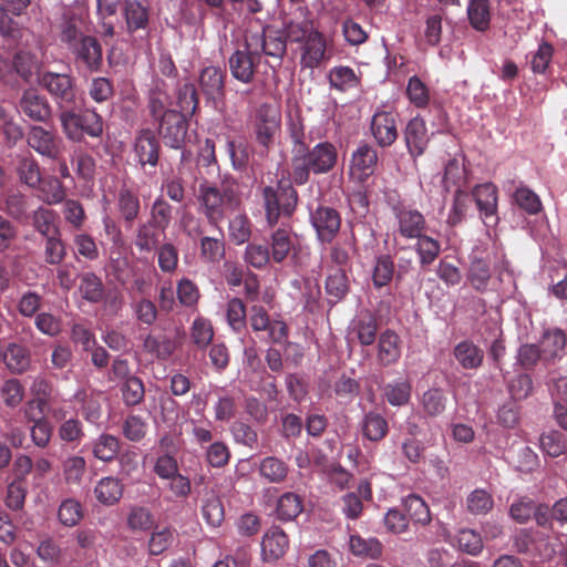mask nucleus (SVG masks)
<instances>
[{
	"label": "nucleus",
	"mask_w": 567,
	"mask_h": 567,
	"mask_svg": "<svg viewBox=\"0 0 567 567\" xmlns=\"http://www.w3.org/2000/svg\"><path fill=\"white\" fill-rule=\"evenodd\" d=\"M197 200L199 213L213 227H218L227 214L236 210L241 202L235 181H224L219 186L203 181L198 186Z\"/></svg>",
	"instance_id": "f257e3e1"
},
{
	"label": "nucleus",
	"mask_w": 567,
	"mask_h": 567,
	"mask_svg": "<svg viewBox=\"0 0 567 567\" xmlns=\"http://www.w3.org/2000/svg\"><path fill=\"white\" fill-rule=\"evenodd\" d=\"M338 151L334 144L324 141L312 147L306 148L297 157H291L290 178L295 185L301 186L310 181L311 173L324 175L330 173L337 165Z\"/></svg>",
	"instance_id": "f03ea898"
},
{
	"label": "nucleus",
	"mask_w": 567,
	"mask_h": 567,
	"mask_svg": "<svg viewBox=\"0 0 567 567\" xmlns=\"http://www.w3.org/2000/svg\"><path fill=\"white\" fill-rule=\"evenodd\" d=\"M293 182L280 179L277 186H266L262 189L266 219L269 226H275L280 217H290L298 206V193Z\"/></svg>",
	"instance_id": "7ed1b4c3"
},
{
	"label": "nucleus",
	"mask_w": 567,
	"mask_h": 567,
	"mask_svg": "<svg viewBox=\"0 0 567 567\" xmlns=\"http://www.w3.org/2000/svg\"><path fill=\"white\" fill-rule=\"evenodd\" d=\"M59 120L65 137L72 142H82L85 135L100 137L103 134V118L91 109L81 112L63 110Z\"/></svg>",
	"instance_id": "20e7f679"
},
{
	"label": "nucleus",
	"mask_w": 567,
	"mask_h": 567,
	"mask_svg": "<svg viewBox=\"0 0 567 567\" xmlns=\"http://www.w3.org/2000/svg\"><path fill=\"white\" fill-rule=\"evenodd\" d=\"M245 37L247 47L260 59L266 55L275 60L276 64L271 68L281 65L282 58L287 52V41L280 30L267 25L260 32L249 31Z\"/></svg>",
	"instance_id": "39448f33"
},
{
	"label": "nucleus",
	"mask_w": 567,
	"mask_h": 567,
	"mask_svg": "<svg viewBox=\"0 0 567 567\" xmlns=\"http://www.w3.org/2000/svg\"><path fill=\"white\" fill-rule=\"evenodd\" d=\"M80 75L99 73L104 65L103 48L96 37L87 35L66 49Z\"/></svg>",
	"instance_id": "423d86ee"
},
{
	"label": "nucleus",
	"mask_w": 567,
	"mask_h": 567,
	"mask_svg": "<svg viewBox=\"0 0 567 567\" xmlns=\"http://www.w3.org/2000/svg\"><path fill=\"white\" fill-rule=\"evenodd\" d=\"M38 82L55 100L60 107L71 105L76 99L74 78L68 73L44 71L39 74Z\"/></svg>",
	"instance_id": "0eeeda50"
},
{
	"label": "nucleus",
	"mask_w": 567,
	"mask_h": 567,
	"mask_svg": "<svg viewBox=\"0 0 567 567\" xmlns=\"http://www.w3.org/2000/svg\"><path fill=\"white\" fill-rule=\"evenodd\" d=\"M27 142L38 154L51 161H60L64 153L62 138L56 133L39 125L31 126Z\"/></svg>",
	"instance_id": "6e6552de"
},
{
	"label": "nucleus",
	"mask_w": 567,
	"mask_h": 567,
	"mask_svg": "<svg viewBox=\"0 0 567 567\" xmlns=\"http://www.w3.org/2000/svg\"><path fill=\"white\" fill-rule=\"evenodd\" d=\"M249 324L255 332H267V341L284 343L288 339L289 329L285 321L270 319L262 306L255 305L249 310Z\"/></svg>",
	"instance_id": "1a4fd4ad"
},
{
	"label": "nucleus",
	"mask_w": 567,
	"mask_h": 567,
	"mask_svg": "<svg viewBox=\"0 0 567 567\" xmlns=\"http://www.w3.org/2000/svg\"><path fill=\"white\" fill-rule=\"evenodd\" d=\"M156 123H158V135L166 146L175 150L184 146L188 131L185 114L178 111L168 112L165 117Z\"/></svg>",
	"instance_id": "9d476101"
},
{
	"label": "nucleus",
	"mask_w": 567,
	"mask_h": 567,
	"mask_svg": "<svg viewBox=\"0 0 567 567\" xmlns=\"http://www.w3.org/2000/svg\"><path fill=\"white\" fill-rule=\"evenodd\" d=\"M472 196L485 226H495L498 223V189L496 185L493 183L476 185L472 190Z\"/></svg>",
	"instance_id": "9b49d317"
},
{
	"label": "nucleus",
	"mask_w": 567,
	"mask_h": 567,
	"mask_svg": "<svg viewBox=\"0 0 567 567\" xmlns=\"http://www.w3.org/2000/svg\"><path fill=\"white\" fill-rule=\"evenodd\" d=\"M393 215L398 224L396 234L404 239H416L426 229L424 215L415 208L404 205L393 207Z\"/></svg>",
	"instance_id": "f8f14e48"
},
{
	"label": "nucleus",
	"mask_w": 567,
	"mask_h": 567,
	"mask_svg": "<svg viewBox=\"0 0 567 567\" xmlns=\"http://www.w3.org/2000/svg\"><path fill=\"white\" fill-rule=\"evenodd\" d=\"M310 221L321 243H331L341 227L340 213L329 206L320 205L310 214Z\"/></svg>",
	"instance_id": "ddd939ff"
},
{
	"label": "nucleus",
	"mask_w": 567,
	"mask_h": 567,
	"mask_svg": "<svg viewBox=\"0 0 567 567\" xmlns=\"http://www.w3.org/2000/svg\"><path fill=\"white\" fill-rule=\"evenodd\" d=\"M260 58L249 49L244 41V49H237L228 59L230 74L237 81L249 84L255 79V73Z\"/></svg>",
	"instance_id": "4468645a"
},
{
	"label": "nucleus",
	"mask_w": 567,
	"mask_h": 567,
	"mask_svg": "<svg viewBox=\"0 0 567 567\" xmlns=\"http://www.w3.org/2000/svg\"><path fill=\"white\" fill-rule=\"evenodd\" d=\"M307 8L299 7L295 14H287L284 18L282 30L280 31L286 38V41L301 44L311 37L312 32L318 31L313 28L312 20L307 18Z\"/></svg>",
	"instance_id": "2eb2a0df"
},
{
	"label": "nucleus",
	"mask_w": 567,
	"mask_h": 567,
	"mask_svg": "<svg viewBox=\"0 0 567 567\" xmlns=\"http://www.w3.org/2000/svg\"><path fill=\"white\" fill-rule=\"evenodd\" d=\"M329 60L327 39L321 31L312 32L311 37L300 44V65L302 69L313 70Z\"/></svg>",
	"instance_id": "dca6fc26"
},
{
	"label": "nucleus",
	"mask_w": 567,
	"mask_h": 567,
	"mask_svg": "<svg viewBox=\"0 0 567 567\" xmlns=\"http://www.w3.org/2000/svg\"><path fill=\"white\" fill-rule=\"evenodd\" d=\"M255 128L257 142L268 147L280 128L279 111L270 104H261L257 110Z\"/></svg>",
	"instance_id": "f3484780"
},
{
	"label": "nucleus",
	"mask_w": 567,
	"mask_h": 567,
	"mask_svg": "<svg viewBox=\"0 0 567 567\" xmlns=\"http://www.w3.org/2000/svg\"><path fill=\"white\" fill-rule=\"evenodd\" d=\"M370 131L380 147H390L399 137L396 115L389 111L374 113L371 118Z\"/></svg>",
	"instance_id": "a211bd4d"
},
{
	"label": "nucleus",
	"mask_w": 567,
	"mask_h": 567,
	"mask_svg": "<svg viewBox=\"0 0 567 567\" xmlns=\"http://www.w3.org/2000/svg\"><path fill=\"white\" fill-rule=\"evenodd\" d=\"M18 107L22 114L33 122L45 123L51 118L52 107L48 99L35 89L23 91Z\"/></svg>",
	"instance_id": "6ab92c4d"
},
{
	"label": "nucleus",
	"mask_w": 567,
	"mask_h": 567,
	"mask_svg": "<svg viewBox=\"0 0 567 567\" xmlns=\"http://www.w3.org/2000/svg\"><path fill=\"white\" fill-rule=\"evenodd\" d=\"M85 19L82 12L75 9H65L59 23L60 40L66 49L78 43L89 34L84 31Z\"/></svg>",
	"instance_id": "aec40b11"
},
{
	"label": "nucleus",
	"mask_w": 567,
	"mask_h": 567,
	"mask_svg": "<svg viewBox=\"0 0 567 567\" xmlns=\"http://www.w3.org/2000/svg\"><path fill=\"white\" fill-rule=\"evenodd\" d=\"M403 135L406 148L413 158L420 157L425 153L430 137L423 117L417 115L411 118L405 125Z\"/></svg>",
	"instance_id": "412c9836"
},
{
	"label": "nucleus",
	"mask_w": 567,
	"mask_h": 567,
	"mask_svg": "<svg viewBox=\"0 0 567 567\" xmlns=\"http://www.w3.org/2000/svg\"><path fill=\"white\" fill-rule=\"evenodd\" d=\"M116 209L124 225L131 228L138 219L142 210L138 192L127 185H122L116 195Z\"/></svg>",
	"instance_id": "4be33fe9"
},
{
	"label": "nucleus",
	"mask_w": 567,
	"mask_h": 567,
	"mask_svg": "<svg viewBox=\"0 0 567 567\" xmlns=\"http://www.w3.org/2000/svg\"><path fill=\"white\" fill-rule=\"evenodd\" d=\"M159 142L151 128H142L136 133L134 152L141 166L155 167L159 159Z\"/></svg>",
	"instance_id": "5701e85b"
},
{
	"label": "nucleus",
	"mask_w": 567,
	"mask_h": 567,
	"mask_svg": "<svg viewBox=\"0 0 567 567\" xmlns=\"http://www.w3.org/2000/svg\"><path fill=\"white\" fill-rule=\"evenodd\" d=\"M226 71L220 66H205L198 76L202 93L208 101H218L225 96Z\"/></svg>",
	"instance_id": "b1692460"
},
{
	"label": "nucleus",
	"mask_w": 567,
	"mask_h": 567,
	"mask_svg": "<svg viewBox=\"0 0 567 567\" xmlns=\"http://www.w3.org/2000/svg\"><path fill=\"white\" fill-rule=\"evenodd\" d=\"M377 164V150L368 143H361L352 153L350 171L360 182H364L374 173Z\"/></svg>",
	"instance_id": "393cba45"
},
{
	"label": "nucleus",
	"mask_w": 567,
	"mask_h": 567,
	"mask_svg": "<svg viewBox=\"0 0 567 567\" xmlns=\"http://www.w3.org/2000/svg\"><path fill=\"white\" fill-rule=\"evenodd\" d=\"M298 246L297 236L289 227L276 229L270 237V255L272 261L281 264L290 252H296Z\"/></svg>",
	"instance_id": "a878e982"
},
{
	"label": "nucleus",
	"mask_w": 567,
	"mask_h": 567,
	"mask_svg": "<svg viewBox=\"0 0 567 567\" xmlns=\"http://www.w3.org/2000/svg\"><path fill=\"white\" fill-rule=\"evenodd\" d=\"M401 358V338L390 329L379 336L377 360L382 367L395 364Z\"/></svg>",
	"instance_id": "bb28decb"
},
{
	"label": "nucleus",
	"mask_w": 567,
	"mask_h": 567,
	"mask_svg": "<svg viewBox=\"0 0 567 567\" xmlns=\"http://www.w3.org/2000/svg\"><path fill=\"white\" fill-rule=\"evenodd\" d=\"M31 225L42 239L62 234L60 217L51 208L43 206L37 208L32 213Z\"/></svg>",
	"instance_id": "cd10ccee"
},
{
	"label": "nucleus",
	"mask_w": 567,
	"mask_h": 567,
	"mask_svg": "<svg viewBox=\"0 0 567 567\" xmlns=\"http://www.w3.org/2000/svg\"><path fill=\"white\" fill-rule=\"evenodd\" d=\"M171 96L166 90L165 83H156V85L150 90L147 95V114L153 118L154 122H157L165 117L168 112L176 111L171 109Z\"/></svg>",
	"instance_id": "c85d7f7f"
},
{
	"label": "nucleus",
	"mask_w": 567,
	"mask_h": 567,
	"mask_svg": "<svg viewBox=\"0 0 567 567\" xmlns=\"http://www.w3.org/2000/svg\"><path fill=\"white\" fill-rule=\"evenodd\" d=\"M453 355L465 370H477L484 361V350L472 340H463L453 348Z\"/></svg>",
	"instance_id": "c756f323"
},
{
	"label": "nucleus",
	"mask_w": 567,
	"mask_h": 567,
	"mask_svg": "<svg viewBox=\"0 0 567 567\" xmlns=\"http://www.w3.org/2000/svg\"><path fill=\"white\" fill-rule=\"evenodd\" d=\"M164 235V230L146 220L137 226L134 245L140 252L150 254L161 246V237Z\"/></svg>",
	"instance_id": "7c9ffc66"
},
{
	"label": "nucleus",
	"mask_w": 567,
	"mask_h": 567,
	"mask_svg": "<svg viewBox=\"0 0 567 567\" xmlns=\"http://www.w3.org/2000/svg\"><path fill=\"white\" fill-rule=\"evenodd\" d=\"M3 362L11 373L21 374L31 365L30 350L25 346L11 342L4 349Z\"/></svg>",
	"instance_id": "2f4dec72"
},
{
	"label": "nucleus",
	"mask_w": 567,
	"mask_h": 567,
	"mask_svg": "<svg viewBox=\"0 0 567 567\" xmlns=\"http://www.w3.org/2000/svg\"><path fill=\"white\" fill-rule=\"evenodd\" d=\"M289 546V539L286 533L272 526L266 532L261 542L262 554L269 559H278L284 556Z\"/></svg>",
	"instance_id": "473e14b6"
},
{
	"label": "nucleus",
	"mask_w": 567,
	"mask_h": 567,
	"mask_svg": "<svg viewBox=\"0 0 567 567\" xmlns=\"http://www.w3.org/2000/svg\"><path fill=\"white\" fill-rule=\"evenodd\" d=\"M123 16L125 18L128 33L146 29L150 20V10L137 0H125L123 4Z\"/></svg>",
	"instance_id": "72a5a7b5"
},
{
	"label": "nucleus",
	"mask_w": 567,
	"mask_h": 567,
	"mask_svg": "<svg viewBox=\"0 0 567 567\" xmlns=\"http://www.w3.org/2000/svg\"><path fill=\"white\" fill-rule=\"evenodd\" d=\"M303 511V499L293 492L284 493L277 501L276 517L286 523L295 520Z\"/></svg>",
	"instance_id": "f704fd0d"
},
{
	"label": "nucleus",
	"mask_w": 567,
	"mask_h": 567,
	"mask_svg": "<svg viewBox=\"0 0 567 567\" xmlns=\"http://www.w3.org/2000/svg\"><path fill=\"white\" fill-rule=\"evenodd\" d=\"M492 277L489 260L472 256L467 270V279L476 291H485Z\"/></svg>",
	"instance_id": "c9c22d12"
},
{
	"label": "nucleus",
	"mask_w": 567,
	"mask_h": 567,
	"mask_svg": "<svg viewBox=\"0 0 567 567\" xmlns=\"http://www.w3.org/2000/svg\"><path fill=\"white\" fill-rule=\"evenodd\" d=\"M567 341L566 333L559 328L544 331L542 337V352L545 361L561 357Z\"/></svg>",
	"instance_id": "e433bc0d"
},
{
	"label": "nucleus",
	"mask_w": 567,
	"mask_h": 567,
	"mask_svg": "<svg viewBox=\"0 0 567 567\" xmlns=\"http://www.w3.org/2000/svg\"><path fill=\"white\" fill-rule=\"evenodd\" d=\"M362 435L371 441L379 442L383 440L389 432L386 419L379 412L370 411L364 414L361 423Z\"/></svg>",
	"instance_id": "4c0bfd02"
},
{
	"label": "nucleus",
	"mask_w": 567,
	"mask_h": 567,
	"mask_svg": "<svg viewBox=\"0 0 567 567\" xmlns=\"http://www.w3.org/2000/svg\"><path fill=\"white\" fill-rule=\"evenodd\" d=\"M94 494L96 499L103 505H114L123 495V484L116 477H103L97 482Z\"/></svg>",
	"instance_id": "58836bf2"
},
{
	"label": "nucleus",
	"mask_w": 567,
	"mask_h": 567,
	"mask_svg": "<svg viewBox=\"0 0 567 567\" xmlns=\"http://www.w3.org/2000/svg\"><path fill=\"white\" fill-rule=\"evenodd\" d=\"M327 295L332 298L333 302H339L349 292V279L344 268L329 267L326 279Z\"/></svg>",
	"instance_id": "ea45409f"
},
{
	"label": "nucleus",
	"mask_w": 567,
	"mask_h": 567,
	"mask_svg": "<svg viewBox=\"0 0 567 567\" xmlns=\"http://www.w3.org/2000/svg\"><path fill=\"white\" fill-rule=\"evenodd\" d=\"M447 396L441 388H431L420 398V405L423 414L429 417H436L446 409Z\"/></svg>",
	"instance_id": "a19ab883"
},
{
	"label": "nucleus",
	"mask_w": 567,
	"mask_h": 567,
	"mask_svg": "<svg viewBox=\"0 0 567 567\" xmlns=\"http://www.w3.org/2000/svg\"><path fill=\"white\" fill-rule=\"evenodd\" d=\"M329 84L339 92H347L360 85V78L350 66L339 65L329 71Z\"/></svg>",
	"instance_id": "79ce46f5"
},
{
	"label": "nucleus",
	"mask_w": 567,
	"mask_h": 567,
	"mask_svg": "<svg viewBox=\"0 0 567 567\" xmlns=\"http://www.w3.org/2000/svg\"><path fill=\"white\" fill-rule=\"evenodd\" d=\"M467 18L473 29L485 32L491 25L489 0H470L467 6Z\"/></svg>",
	"instance_id": "37998d69"
},
{
	"label": "nucleus",
	"mask_w": 567,
	"mask_h": 567,
	"mask_svg": "<svg viewBox=\"0 0 567 567\" xmlns=\"http://www.w3.org/2000/svg\"><path fill=\"white\" fill-rule=\"evenodd\" d=\"M402 505L408 519L414 524L425 526L431 522L430 508L421 496L410 494L403 498Z\"/></svg>",
	"instance_id": "c03bdc74"
},
{
	"label": "nucleus",
	"mask_w": 567,
	"mask_h": 567,
	"mask_svg": "<svg viewBox=\"0 0 567 567\" xmlns=\"http://www.w3.org/2000/svg\"><path fill=\"white\" fill-rule=\"evenodd\" d=\"M258 472L267 482L280 484L287 478L289 466L276 456H267L261 460Z\"/></svg>",
	"instance_id": "a18cd8bd"
},
{
	"label": "nucleus",
	"mask_w": 567,
	"mask_h": 567,
	"mask_svg": "<svg viewBox=\"0 0 567 567\" xmlns=\"http://www.w3.org/2000/svg\"><path fill=\"white\" fill-rule=\"evenodd\" d=\"M200 258L207 262H219L225 257L224 234L218 229V236H203L199 241Z\"/></svg>",
	"instance_id": "49530a36"
},
{
	"label": "nucleus",
	"mask_w": 567,
	"mask_h": 567,
	"mask_svg": "<svg viewBox=\"0 0 567 567\" xmlns=\"http://www.w3.org/2000/svg\"><path fill=\"white\" fill-rule=\"evenodd\" d=\"M120 447L118 437L103 433L93 442L92 452L97 460L110 463L117 457Z\"/></svg>",
	"instance_id": "de8ad7c7"
},
{
	"label": "nucleus",
	"mask_w": 567,
	"mask_h": 567,
	"mask_svg": "<svg viewBox=\"0 0 567 567\" xmlns=\"http://www.w3.org/2000/svg\"><path fill=\"white\" fill-rule=\"evenodd\" d=\"M143 348L159 360H167L175 351V342L165 334H147Z\"/></svg>",
	"instance_id": "09e8293b"
},
{
	"label": "nucleus",
	"mask_w": 567,
	"mask_h": 567,
	"mask_svg": "<svg viewBox=\"0 0 567 567\" xmlns=\"http://www.w3.org/2000/svg\"><path fill=\"white\" fill-rule=\"evenodd\" d=\"M412 384L408 379H399L388 383L383 389V396L392 406H402L411 399Z\"/></svg>",
	"instance_id": "8fccbe9b"
},
{
	"label": "nucleus",
	"mask_w": 567,
	"mask_h": 567,
	"mask_svg": "<svg viewBox=\"0 0 567 567\" xmlns=\"http://www.w3.org/2000/svg\"><path fill=\"white\" fill-rule=\"evenodd\" d=\"M202 516L206 524L212 527H219L225 519L224 504L218 495L207 494L202 503Z\"/></svg>",
	"instance_id": "3c124183"
},
{
	"label": "nucleus",
	"mask_w": 567,
	"mask_h": 567,
	"mask_svg": "<svg viewBox=\"0 0 567 567\" xmlns=\"http://www.w3.org/2000/svg\"><path fill=\"white\" fill-rule=\"evenodd\" d=\"M415 251L419 256L421 267L432 265L441 252V244L431 236L422 234L416 238Z\"/></svg>",
	"instance_id": "603ef678"
},
{
	"label": "nucleus",
	"mask_w": 567,
	"mask_h": 567,
	"mask_svg": "<svg viewBox=\"0 0 567 567\" xmlns=\"http://www.w3.org/2000/svg\"><path fill=\"white\" fill-rule=\"evenodd\" d=\"M173 210V206L163 196H158L151 206L148 221L166 231L174 218Z\"/></svg>",
	"instance_id": "864d4df0"
},
{
	"label": "nucleus",
	"mask_w": 567,
	"mask_h": 567,
	"mask_svg": "<svg viewBox=\"0 0 567 567\" xmlns=\"http://www.w3.org/2000/svg\"><path fill=\"white\" fill-rule=\"evenodd\" d=\"M80 292L83 299L92 303L103 300L104 286L100 277L94 272H84L81 276Z\"/></svg>",
	"instance_id": "5fc2aeb1"
},
{
	"label": "nucleus",
	"mask_w": 567,
	"mask_h": 567,
	"mask_svg": "<svg viewBox=\"0 0 567 567\" xmlns=\"http://www.w3.org/2000/svg\"><path fill=\"white\" fill-rule=\"evenodd\" d=\"M43 260L50 266L60 265L66 257V244L62 239V234L42 239Z\"/></svg>",
	"instance_id": "6e6d98bb"
},
{
	"label": "nucleus",
	"mask_w": 567,
	"mask_h": 567,
	"mask_svg": "<svg viewBox=\"0 0 567 567\" xmlns=\"http://www.w3.org/2000/svg\"><path fill=\"white\" fill-rule=\"evenodd\" d=\"M17 173L21 183L37 187L41 183V172L38 162L31 156H21L18 161Z\"/></svg>",
	"instance_id": "4d7b16f0"
},
{
	"label": "nucleus",
	"mask_w": 567,
	"mask_h": 567,
	"mask_svg": "<svg viewBox=\"0 0 567 567\" xmlns=\"http://www.w3.org/2000/svg\"><path fill=\"white\" fill-rule=\"evenodd\" d=\"M378 328L377 319L370 313L361 316L353 323V332L362 346H371L374 343Z\"/></svg>",
	"instance_id": "13d9d810"
},
{
	"label": "nucleus",
	"mask_w": 567,
	"mask_h": 567,
	"mask_svg": "<svg viewBox=\"0 0 567 567\" xmlns=\"http://www.w3.org/2000/svg\"><path fill=\"white\" fill-rule=\"evenodd\" d=\"M350 550L355 556L378 558L382 554V544L377 538H362L352 535L349 540Z\"/></svg>",
	"instance_id": "bf43d9fd"
},
{
	"label": "nucleus",
	"mask_w": 567,
	"mask_h": 567,
	"mask_svg": "<svg viewBox=\"0 0 567 567\" xmlns=\"http://www.w3.org/2000/svg\"><path fill=\"white\" fill-rule=\"evenodd\" d=\"M394 276V261L390 255L377 257L372 272V281L375 288L388 286Z\"/></svg>",
	"instance_id": "052dcab7"
},
{
	"label": "nucleus",
	"mask_w": 567,
	"mask_h": 567,
	"mask_svg": "<svg viewBox=\"0 0 567 567\" xmlns=\"http://www.w3.org/2000/svg\"><path fill=\"white\" fill-rule=\"evenodd\" d=\"M12 66L22 80L29 81L38 70L39 61L35 54L20 50L13 55Z\"/></svg>",
	"instance_id": "680f3d73"
},
{
	"label": "nucleus",
	"mask_w": 567,
	"mask_h": 567,
	"mask_svg": "<svg viewBox=\"0 0 567 567\" xmlns=\"http://www.w3.org/2000/svg\"><path fill=\"white\" fill-rule=\"evenodd\" d=\"M406 96L415 107L425 109L430 102V90L417 75H413L408 81Z\"/></svg>",
	"instance_id": "e2e57ef3"
},
{
	"label": "nucleus",
	"mask_w": 567,
	"mask_h": 567,
	"mask_svg": "<svg viewBox=\"0 0 567 567\" xmlns=\"http://www.w3.org/2000/svg\"><path fill=\"white\" fill-rule=\"evenodd\" d=\"M226 152L235 171L244 172L247 169L250 154L245 142L227 140Z\"/></svg>",
	"instance_id": "0e129e2a"
},
{
	"label": "nucleus",
	"mask_w": 567,
	"mask_h": 567,
	"mask_svg": "<svg viewBox=\"0 0 567 567\" xmlns=\"http://www.w3.org/2000/svg\"><path fill=\"white\" fill-rule=\"evenodd\" d=\"M60 523L68 527H73L83 518V508L79 501L74 498L64 499L58 509Z\"/></svg>",
	"instance_id": "69168bd1"
},
{
	"label": "nucleus",
	"mask_w": 567,
	"mask_h": 567,
	"mask_svg": "<svg viewBox=\"0 0 567 567\" xmlns=\"http://www.w3.org/2000/svg\"><path fill=\"white\" fill-rule=\"evenodd\" d=\"M198 93L193 83H184L177 90V105L178 112L185 115L195 114L198 107Z\"/></svg>",
	"instance_id": "338daca9"
},
{
	"label": "nucleus",
	"mask_w": 567,
	"mask_h": 567,
	"mask_svg": "<svg viewBox=\"0 0 567 567\" xmlns=\"http://www.w3.org/2000/svg\"><path fill=\"white\" fill-rule=\"evenodd\" d=\"M515 203L519 208L525 210L529 215L538 214L542 208V202L538 195L533 192L530 188L522 186L518 187L514 193Z\"/></svg>",
	"instance_id": "774afa93"
}]
</instances>
